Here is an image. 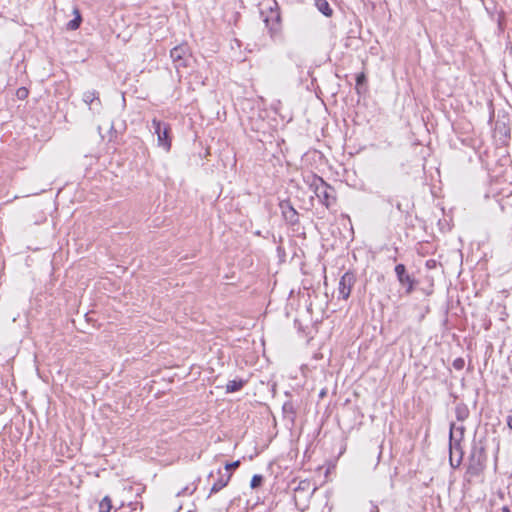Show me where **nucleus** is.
<instances>
[{
	"mask_svg": "<svg viewBox=\"0 0 512 512\" xmlns=\"http://www.w3.org/2000/svg\"><path fill=\"white\" fill-rule=\"evenodd\" d=\"M308 184L310 190L326 208L329 209L336 203L335 189L321 177L312 175L309 177Z\"/></svg>",
	"mask_w": 512,
	"mask_h": 512,
	"instance_id": "f257e3e1",
	"label": "nucleus"
},
{
	"mask_svg": "<svg viewBox=\"0 0 512 512\" xmlns=\"http://www.w3.org/2000/svg\"><path fill=\"white\" fill-rule=\"evenodd\" d=\"M151 129L157 135V145L165 152H169L172 145L170 125L154 118L151 122Z\"/></svg>",
	"mask_w": 512,
	"mask_h": 512,
	"instance_id": "f03ea898",
	"label": "nucleus"
},
{
	"mask_svg": "<svg viewBox=\"0 0 512 512\" xmlns=\"http://www.w3.org/2000/svg\"><path fill=\"white\" fill-rule=\"evenodd\" d=\"M170 57L174 63L175 68L179 71L181 68L189 66V62L192 59V55L189 51V47L186 44H181L174 47L170 51Z\"/></svg>",
	"mask_w": 512,
	"mask_h": 512,
	"instance_id": "7ed1b4c3",
	"label": "nucleus"
},
{
	"mask_svg": "<svg viewBox=\"0 0 512 512\" xmlns=\"http://www.w3.org/2000/svg\"><path fill=\"white\" fill-rule=\"evenodd\" d=\"M355 284V276L351 272H346L340 278L338 284V297L347 300L351 294L352 287Z\"/></svg>",
	"mask_w": 512,
	"mask_h": 512,
	"instance_id": "20e7f679",
	"label": "nucleus"
},
{
	"mask_svg": "<svg viewBox=\"0 0 512 512\" xmlns=\"http://www.w3.org/2000/svg\"><path fill=\"white\" fill-rule=\"evenodd\" d=\"M280 12L276 9H270L269 14L265 16L264 22L269 30L270 36L274 38L280 32Z\"/></svg>",
	"mask_w": 512,
	"mask_h": 512,
	"instance_id": "39448f33",
	"label": "nucleus"
},
{
	"mask_svg": "<svg viewBox=\"0 0 512 512\" xmlns=\"http://www.w3.org/2000/svg\"><path fill=\"white\" fill-rule=\"evenodd\" d=\"M395 273L397 275L398 281L404 287H406V293L410 294L413 291L414 280L413 278L406 273V267L403 264H398L395 267Z\"/></svg>",
	"mask_w": 512,
	"mask_h": 512,
	"instance_id": "423d86ee",
	"label": "nucleus"
},
{
	"mask_svg": "<svg viewBox=\"0 0 512 512\" xmlns=\"http://www.w3.org/2000/svg\"><path fill=\"white\" fill-rule=\"evenodd\" d=\"M217 475H218V479L213 483V485L210 489L209 495L217 493L220 490H222L224 487H226L231 479L232 473L218 469Z\"/></svg>",
	"mask_w": 512,
	"mask_h": 512,
	"instance_id": "0eeeda50",
	"label": "nucleus"
},
{
	"mask_svg": "<svg viewBox=\"0 0 512 512\" xmlns=\"http://www.w3.org/2000/svg\"><path fill=\"white\" fill-rule=\"evenodd\" d=\"M83 101L90 106V109H92L93 103H96L99 106L101 105L98 93L94 90L86 91L83 94Z\"/></svg>",
	"mask_w": 512,
	"mask_h": 512,
	"instance_id": "6e6552de",
	"label": "nucleus"
},
{
	"mask_svg": "<svg viewBox=\"0 0 512 512\" xmlns=\"http://www.w3.org/2000/svg\"><path fill=\"white\" fill-rule=\"evenodd\" d=\"M245 383H246V381H244L242 379L230 380L226 384V392L227 393H233V392L239 391V390H241L243 388Z\"/></svg>",
	"mask_w": 512,
	"mask_h": 512,
	"instance_id": "1a4fd4ad",
	"label": "nucleus"
},
{
	"mask_svg": "<svg viewBox=\"0 0 512 512\" xmlns=\"http://www.w3.org/2000/svg\"><path fill=\"white\" fill-rule=\"evenodd\" d=\"M282 212L284 217L289 220L291 223L297 221V212L296 210L289 204L282 205Z\"/></svg>",
	"mask_w": 512,
	"mask_h": 512,
	"instance_id": "9d476101",
	"label": "nucleus"
},
{
	"mask_svg": "<svg viewBox=\"0 0 512 512\" xmlns=\"http://www.w3.org/2000/svg\"><path fill=\"white\" fill-rule=\"evenodd\" d=\"M73 14H74V19H72L71 21H69L67 23V29L68 30H76V29H78L80 24H81V22H82L81 14H80V12H79V10L77 8H74Z\"/></svg>",
	"mask_w": 512,
	"mask_h": 512,
	"instance_id": "9b49d317",
	"label": "nucleus"
},
{
	"mask_svg": "<svg viewBox=\"0 0 512 512\" xmlns=\"http://www.w3.org/2000/svg\"><path fill=\"white\" fill-rule=\"evenodd\" d=\"M316 7L325 16L329 17L332 15L333 11L326 0H316Z\"/></svg>",
	"mask_w": 512,
	"mask_h": 512,
	"instance_id": "f8f14e48",
	"label": "nucleus"
},
{
	"mask_svg": "<svg viewBox=\"0 0 512 512\" xmlns=\"http://www.w3.org/2000/svg\"><path fill=\"white\" fill-rule=\"evenodd\" d=\"M112 508L111 499L106 496L99 503V511L98 512H110Z\"/></svg>",
	"mask_w": 512,
	"mask_h": 512,
	"instance_id": "ddd939ff",
	"label": "nucleus"
},
{
	"mask_svg": "<svg viewBox=\"0 0 512 512\" xmlns=\"http://www.w3.org/2000/svg\"><path fill=\"white\" fill-rule=\"evenodd\" d=\"M196 490V486L195 485H192V486H186L184 487L183 489H181L180 491H177L175 493L176 496H184V495H191L194 493V491Z\"/></svg>",
	"mask_w": 512,
	"mask_h": 512,
	"instance_id": "4468645a",
	"label": "nucleus"
},
{
	"mask_svg": "<svg viewBox=\"0 0 512 512\" xmlns=\"http://www.w3.org/2000/svg\"><path fill=\"white\" fill-rule=\"evenodd\" d=\"M29 91L26 87H20L16 90V97L19 100H24L28 97Z\"/></svg>",
	"mask_w": 512,
	"mask_h": 512,
	"instance_id": "2eb2a0df",
	"label": "nucleus"
},
{
	"mask_svg": "<svg viewBox=\"0 0 512 512\" xmlns=\"http://www.w3.org/2000/svg\"><path fill=\"white\" fill-rule=\"evenodd\" d=\"M262 482V476L261 475H254L251 479V487L256 488L258 487Z\"/></svg>",
	"mask_w": 512,
	"mask_h": 512,
	"instance_id": "dca6fc26",
	"label": "nucleus"
},
{
	"mask_svg": "<svg viewBox=\"0 0 512 512\" xmlns=\"http://www.w3.org/2000/svg\"><path fill=\"white\" fill-rule=\"evenodd\" d=\"M239 465H240V461H238V460H237V461H235V462H232V463H227V464L225 465V468H224V470H223V471L231 472V470H232V469H236V468H238V467H239Z\"/></svg>",
	"mask_w": 512,
	"mask_h": 512,
	"instance_id": "f3484780",
	"label": "nucleus"
},
{
	"mask_svg": "<svg viewBox=\"0 0 512 512\" xmlns=\"http://www.w3.org/2000/svg\"><path fill=\"white\" fill-rule=\"evenodd\" d=\"M464 360L462 358H457L453 361V367L457 370H461L464 367Z\"/></svg>",
	"mask_w": 512,
	"mask_h": 512,
	"instance_id": "a211bd4d",
	"label": "nucleus"
},
{
	"mask_svg": "<svg viewBox=\"0 0 512 512\" xmlns=\"http://www.w3.org/2000/svg\"><path fill=\"white\" fill-rule=\"evenodd\" d=\"M467 416V412L463 409L457 408V419L464 420Z\"/></svg>",
	"mask_w": 512,
	"mask_h": 512,
	"instance_id": "6ab92c4d",
	"label": "nucleus"
},
{
	"mask_svg": "<svg viewBox=\"0 0 512 512\" xmlns=\"http://www.w3.org/2000/svg\"><path fill=\"white\" fill-rule=\"evenodd\" d=\"M366 80V77H365V74L364 73H360L357 75L356 77V83L357 85H360V84H363Z\"/></svg>",
	"mask_w": 512,
	"mask_h": 512,
	"instance_id": "aec40b11",
	"label": "nucleus"
},
{
	"mask_svg": "<svg viewBox=\"0 0 512 512\" xmlns=\"http://www.w3.org/2000/svg\"><path fill=\"white\" fill-rule=\"evenodd\" d=\"M450 464H451V466H452V467H458V466H459V464H460V459H458V460L456 461V463H454V459H453V456H452V453H451V454H450Z\"/></svg>",
	"mask_w": 512,
	"mask_h": 512,
	"instance_id": "412c9836",
	"label": "nucleus"
},
{
	"mask_svg": "<svg viewBox=\"0 0 512 512\" xmlns=\"http://www.w3.org/2000/svg\"><path fill=\"white\" fill-rule=\"evenodd\" d=\"M453 427L454 425H452L450 429V449H452Z\"/></svg>",
	"mask_w": 512,
	"mask_h": 512,
	"instance_id": "4be33fe9",
	"label": "nucleus"
},
{
	"mask_svg": "<svg viewBox=\"0 0 512 512\" xmlns=\"http://www.w3.org/2000/svg\"><path fill=\"white\" fill-rule=\"evenodd\" d=\"M507 425L512 430V416L507 417Z\"/></svg>",
	"mask_w": 512,
	"mask_h": 512,
	"instance_id": "5701e85b",
	"label": "nucleus"
},
{
	"mask_svg": "<svg viewBox=\"0 0 512 512\" xmlns=\"http://www.w3.org/2000/svg\"><path fill=\"white\" fill-rule=\"evenodd\" d=\"M370 512H379V508L376 505H373V507L370 510Z\"/></svg>",
	"mask_w": 512,
	"mask_h": 512,
	"instance_id": "b1692460",
	"label": "nucleus"
},
{
	"mask_svg": "<svg viewBox=\"0 0 512 512\" xmlns=\"http://www.w3.org/2000/svg\"><path fill=\"white\" fill-rule=\"evenodd\" d=\"M503 512H510V511H509L508 509H506V508H505V509L503 510Z\"/></svg>",
	"mask_w": 512,
	"mask_h": 512,
	"instance_id": "393cba45",
	"label": "nucleus"
}]
</instances>
